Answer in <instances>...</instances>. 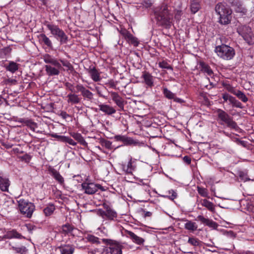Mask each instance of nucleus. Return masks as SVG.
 <instances>
[{"mask_svg": "<svg viewBox=\"0 0 254 254\" xmlns=\"http://www.w3.org/2000/svg\"><path fill=\"white\" fill-rule=\"evenodd\" d=\"M155 17L157 22L166 28H170L172 24L173 12L170 6L166 3L155 8L154 10Z\"/></svg>", "mask_w": 254, "mask_h": 254, "instance_id": "obj_1", "label": "nucleus"}, {"mask_svg": "<svg viewBox=\"0 0 254 254\" xmlns=\"http://www.w3.org/2000/svg\"><path fill=\"white\" fill-rule=\"evenodd\" d=\"M43 59L45 63L51 64L45 65V71L48 76L58 75L60 74L59 69L62 68V65L56 58L46 54L43 56Z\"/></svg>", "mask_w": 254, "mask_h": 254, "instance_id": "obj_2", "label": "nucleus"}, {"mask_svg": "<svg viewBox=\"0 0 254 254\" xmlns=\"http://www.w3.org/2000/svg\"><path fill=\"white\" fill-rule=\"evenodd\" d=\"M216 112L219 124L225 125L228 128L238 130L239 127L237 123L227 113L220 109H217Z\"/></svg>", "mask_w": 254, "mask_h": 254, "instance_id": "obj_3", "label": "nucleus"}, {"mask_svg": "<svg viewBox=\"0 0 254 254\" xmlns=\"http://www.w3.org/2000/svg\"><path fill=\"white\" fill-rule=\"evenodd\" d=\"M214 51L218 57L224 60H230L235 55L234 48L225 44L216 46Z\"/></svg>", "mask_w": 254, "mask_h": 254, "instance_id": "obj_4", "label": "nucleus"}, {"mask_svg": "<svg viewBox=\"0 0 254 254\" xmlns=\"http://www.w3.org/2000/svg\"><path fill=\"white\" fill-rule=\"evenodd\" d=\"M237 32L249 45L254 44V34L250 27L247 25H239L237 28Z\"/></svg>", "mask_w": 254, "mask_h": 254, "instance_id": "obj_5", "label": "nucleus"}, {"mask_svg": "<svg viewBox=\"0 0 254 254\" xmlns=\"http://www.w3.org/2000/svg\"><path fill=\"white\" fill-rule=\"evenodd\" d=\"M18 206L21 213L28 218L32 216L35 210V205L33 203L24 199H20L18 201Z\"/></svg>", "mask_w": 254, "mask_h": 254, "instance_id": "obj_6", "label": "nucleus"}, {"mask_svg": "<svg viewBox=\"0 0 254 254\" xmlns=\"http://www.w3.org/2000/svg\"><path fill=\"white\" fill-rule=\"evenodd\" d=\"M120 166L122 171L126 174L132 175L136 169V161L132 158H130L127 162H122L120 164Z\"/></svg>", "mask_w": 254, "mask_h": 254, "instance_id": "obj_7", "label": "nucleus"}, {"mask_svg": "<svg viewBox=\"0 0 254 254\" xmlns=\"http://www.w3.org/2000/svg\"><path fill=\"white\" fill-rule=\"evenodd\" d=\"M103 243L110 245V253L111 254H122V246L117 242L111 239H102Z\"/></svg>", "mask_w": 254, "mask_h": 254, "instance_id": "obj_8", "label": "nucleus"}, {"mask_svg": "<svg viewBox=\"0 0 254 254\" xmlns=\"http://www.w3.org/2000/svg\"><path fill=\"white\" fill-rule=\"evenodd\" d=\"M82 189L87 194H92L95 193L98 190H104L103 187L99 184H94L93 183H84L82 185Z\"/></svg>", "mask_w": 254, "mask_h": 254, "instance_id": "obj_9", "label": "nucleus"}, {"mask_svg": "<svg viewBox=\"0 0 254 254\" xmlns=\"http://www.w3.org/2000/svg\"><path fill=\"white\" fill-rule=\"evenodd\" d=\"M44 24L47 27L48 29L50 31L51 34L56 38L63 31V30L61 29L57 25L53 24L48 21H45Z\"/></svg>", "mask_w": 254, "mask_h": 254, "instance_id": "obj_10", "label": "nucleus"}, {"mask_svg": "<svg viewBox=\"0 0 254 254\" xmlns=\"http://www.w3.org/2000/svg\"><path fill=\"white\" fill-rule=\"evenodd\" d=\"M109 93L113 102L120 108L119 111H124L125 106L124 99L117 92L111 91L109 92Z\"/></svg>", "mask_w": 254, "mask_h": 254, "instance_id": "obj_11", "label": "nucleus"}, {"mask_svg": "<svg viewBox=\"0 0 254 254\" xmlns=\"http://www.w3.org/2000/svg\"><path fill=\"white\" fill-rule=\"evenodd\" d=\"M224 100L223 102L229 101V103L232 105L233 107L242 109L243 106L241 102L237 100L234 97L229 95L228 93H223L222 96Z\"/></svg>", "mask_w": 254, "mask_h": 254, "instance_id": "obj_12", "label": "nucleus"}, {"mask_svg": "<svg viewBox=\"0 0 254 254\" xmlns=\"http://www.w3.org/2000/svg\"><path fill=\"white\" fill-rule=\"evenodd\" d=\"M77 91L76 92H80L81 95L88 100H91L93 98V94L87 89L82 84H77L75 86Z\"/></svg>", "mask_w": 254, "mask_h": 254, "instance_id": "obj_13", "label": "nucleus"}, {"mask_svg": "<svg viewBox=\"0 0 254 254\" xmlns=\"http://www.w3.org/2000/svg\"><path fill=\"white\" fill-rule=\"evenodd\" d=\"M97 214L103 218H106L111 221H114V218L117 217V214L116 212L112 209L108 211H105L101 209L97 210Z\"/></svg>", "mask_w": 254, "mask_h": 254, "instance_id": "obj_14", "label": "nucleus"}, {"mask_svg": "<svg viewBox=\"0 0 254 254\" xmlns=\"http://www.w3.org/2000/svg\"><path fill=\"white\" fill-rule=\"evenodd\" d=\"M48 171L50 174L58 182L59 184L64 186V180L60 173L52 167H49Z\"/></svg>", "mask_w": 254, "mask_h": 254, "instance_id": "obj_15", "label": "nucleus"}, {"mask_svg": "<svg viewBox=\"0 0 254 254\" xmlns=\"http://www.w3.org/2000/svg\"><path fill=\"white\" fill-rule=\"evenodd\" d=\"M228 2L231 4L236 12L246 13L247 9L243 6L242 2L240 0H228Z\"/></svg>", "mask_w": 254, "mask_h": 254, "instance_id": "obj_16", "label": "nucleus"}, {"mask_svg": "<svg viewBox=\"0 0 254 254\" xmlns=\"http://www.w3.org/2000/svg\"><path fill=\"white\" fill-rule=\"evenodd\" d=\"M98 107L100 111L108 115H111L116 112V110L113 107L107 104H101Z\"/></svg>", "mask_w": 254, "mask_h": 254, "instance_id": "obj_17", "label": "nucleus"}, {"mask_svg": "<svg viewBox=\"0 0 254 254\" xmlns=\"http://www.w3.org/2000/svg\"><path fill=\"white\" fill-rule=\"evenodd\" d=\"M231 10L222 3H218L215 6V11L219 17L228 13Z\"/></svg>", "mask_w": 254, "mask_h": 254, "instance_id": "obj_18", "label": "nucleus"}, {"mask_svg": "<svg viewBox=\"0 0 254 254\" xmlns=\"http://www.w3.org/2000/svg\"><path fill=\"white\" fill-rule=\"evenodd\" d=\"M141 77L143 79L146 85L149 87H152L154 86V78L153 76L148 72L144 71Z\"/></svg>", "mask_w": 254, "mask_h": 254, "instance_id": "obj_19", "label": "nucleus"}, {"mask_svg": "<svg viewBox=\"0 0 254 254\" xmlns=\"http://www.w3.org/2000/svg\"><path fill=\"white\" fill-rule=\"evenodd\" d=\"M10 184L9 179L3 177L0 173V190L2 191H8Z\"/></svg>", "mask_w": 254, "mask_h": 254, "instance_id": "obj_20", "label": "nucleus"}, {"mask_svg": "<svg viewBox=\"0 0 254 254\" xmlns=\"http://www.w3.org/2000/svg\"><path fill=\"white\" fill-rule=\"evenodd\" d=\"M70 135L74 138L79 143L84 146V147H87L88 145L87 142L85 140L84 137L82 135L78 132H71L69 133Z\"/></svg>", "mask_w": 254, "mask_h": 254, "instance_id": "obj_21", "label": "nucleus"}, {"mask_svg": "<svg viewBox=\"0 0 254 254\" xmlns=\"http://www.w3.org/2000/svg\"><path fill=\"white\" fill-rule=\"evenodd\" d=\"M66 97L67 98V103L71 104H78L81 101V98L79 97V95L75 94V92L68 94Z\"/></svg>", "mask_w": 254, "mask_h": 254, "instance_id": "obj_22", "label": "nucleus"}, {"mask_svg": "<svg viewBox=\"0 0 254 254\" xmlns=\"http://www.w3.org/2000/svg\"><path fill=\"white\" fill-rule=\"evenodd\" d=\"M91 79L95 82L99 81L101 80L100 72L95 67H90L88 71Z\"/></svg>", "mask_w": 254, "mask_h": 254, "instance_id": "obj_23", "label": "nucleus"}, {"mask_svg": "<svg viewBox=\"0 0 254 254\" xmlns=\"http://www.w3.org/2000/svg\"><path fill=\"white\" fill-rule=\"evenodd\" d=\"M38 37L41 43H43L49 48H53V46L52 41L45 34H40Z\"/></svg>", "mask_w": 254, "mask_h": 254, "instance_id": "obj_24", "label": "nucleus"}, {"mask_svg": "<svg viewBox=\"0 0 254 254\" xmlns=\"http://www.w3.org/2000/svg\"><path fill=\"white\" fill-rule=\"evenodd\" d=\"M126 231L129 238L133 241V242L138 245H141L143 243L144 241L143 239L137 236L131 231L128 230H126Z\"/></svg>", "mask_w": 254, "mask_h": 254, "instance_id": "obj_25", "label": "nucleus"}, {"mask_svg": "<svg viewBox=\"0 0 254 254\" xmlns=\"http://www.w3.org/2000/svg\"><path fill=\"white\" fill-rule=\"evenodd\" d=\"M232 11L219 18V22L222 25H227L231 22Z\"/></svg>", "mask_w": 254, "mask_h": 254, "instance_id": "obj_26", "label": "nucleus"}, {"mask_svg": "<svg viewBox=\"0 0 254 254\" xmlns=\"http://www.w3.org/2000/svg\"><path fill=\"white\" fill-rule=\"evenodd\" d=\"M59 249H60L61 254H73L74 251V247L69 245L62 246Z\"/></svg>", "mask_w": 254, "mask_h": 254, "instance_id": "obj_27", "label": "nucleus"}, {"mask_svg": "<svg viewBox=\"0 0 254 254\" xmlns=\"http://www.w3.org/2000/svg\"><path fill=\"white\" fill-rule=\"evenodd\" d=\"M22 238H23V237L14 230L7 232L3 236V238L4 239H21Z\"/></svg>", "mask_w": 254, "mask_h": 254, "instance_id": "obj_28", "label": "nucleus"}, {"mask_svg": "<svg viewBox=\"0 0 254 254\" xmlns=\"http://www.w3.org/2000/svg\"><path fill=\"white\" fill-rule=\"evenodd\" d=\"M199 65L201 71L207 73L209 76L213 74V71L208 64L203 62H200Z\"/></svg>", "mask_w": 254, "mask_h": 254, "instance_id": "obj_29", "label": "nucleus"}, {"mask_svg": "<svg viewBox=\"0 0 254 254\" xmlns=\"http://www.w3.org/2000/svg\"><path fill=\"white\" fill-rule=\"evenodd\" d=\"M200 0H191L190 8L192 13H195L200 8Z\"/></svg>", "mask_w": 254, "mask_h": 254, "instance_id": "obj_30", "label": "nucleus"}, {"mask_svg": "<svg viewBox=\"0 0 254 254\" xmlns=\"http://www.w3.org/2000/svg\"><path fill=\"white\" fill-rule=\"evenodd\" d=\"M163 93L164 96L168 99H174L175 101H178L179 100H180L179 98H176L175 94L172 92L166 87L163 88Z\"/></svg>", "mask_w": 254, "mask_h": 254, "instance_id": "obj_31", "label": "nucleus"}, {"mask_svg": "<svg viewBox=\"0 0 254 254\" xmlns=\"http://www.w3.org/2000/svg\"><path fill=\"white\" fill-rule=\"evenodd\" d=\"M178 194L176 191L171 190L166 192L165 194H162L161 196L163 198H167L171 200H174L177 197Z\"/></svg>", "mask_w": 254, "mask_h": 254, "instance_id": "obj_32", "label": "nucleus"}, {"mask_svg": "<svg viewBox=\"0 0 254 254\" xmlns=\"http://www.w3.org/2000/svg\"><path fill=\"white\" fill-rule=\"evenodd\" d=\"M56 39L59 41L61 45L66 44L68 40V37L64 30Z\"/></svg>", "mask_w": 254, "mask_h": 254, "instance_id": "obj_33", "label": "nucleus"}, {"mask_svg": "<svg viewBox=\"0 0 254 254\" xmlns=\"http://www.w3.org/2000/svg\"><path fill=\"white\" fill-rule=\"evenodd\" d=\"M201 204L203 206L207 208L209 210L211 211H213L215 210L214 205V204L207 200L206 199H202L200 201Z\"/></svg>", "mask_w": 254, "mask_h": 254, "instance_id": "obj_34", "label": "nucleus"}, {"mask_svg": "<svg viewBox=\"0 0 254 254\" xmlns=\"http://www.w3.org/2000/svg\"><path fill=\"white\" fill-rule=\"evenodd\" d=\"M25 126L30 128L33 131H35L36 128L37 127V124L31 120H25L23 122Z\"/></svg>", "mask_w": 254, "mask_h": 254, "instance_id": "obj_35", "label": "nucleus"}, {"mask_svg": "<svg viewBox=\"0 0 254 254\" xmlns=\"http://www.w3.org/2000/svg\"><path fill=\"white\" fill-rule=\"evenodd\" d=\"M19 64L14 62H10L8 65L6 66L7 70L10 71L12 73L15 72L18 69Z\"/></svg>", "mask_w": 254, "mask_h": 254, "instance_id": "obj_36", "label": "nucleus"}, {"mask_svg": "<svg viewBox=\"0 0 254 254\" xmlns=\"http://www.w3.org/2000/svg\"><path fill=\"white\" fill-rule=\"evenodd\" d=\"M74 229L70 223H65L62 226V232L64 234L71 233Z\"/></svg>", "mask_w": 254, "mask_h": 254, "instance_id": "obj_37", "label": "nucleus"}, {"mask_svg": "<svg viewBox=\"0 0 254 254\" xmlns=\"http://www.w3.org/2000/svg\"><path fill=\"white\" fill-rule=\"evenodd\" d=\"M55 210V207L53 204H49L43 210L45 215L47 216H50L53 214Z\"/></svg>", "mask_w": 254, "mask_h": 254, "instance_id": "obj_38", "label": "nucleus"}, {"mask_svg": "<svg viewBox=\"0 0 254 254\" xmlns=\"http://www.w3.org/2000/svg\"><path fill=\"white\" fill-rule=\"evenodd\" d=\"M60 62L62 65L66 68V70L72 71L74 70L73 66L69 61L65 60H61Z\"/></svg>", "mask_w": 254, "mask_h": 254, "instance_id": "obj_39", "label": "nucleus"}, {"mask_svg": "<svg viewBox=\"0 0 254 254\" xmlns=\"http://www.w3.org/2000/svg\"><path fill=\"white\" fill-rule=\"evenodd\" d=\"M129 44L133 45L134 46H137L139 43L137 39L134 37L131 34L126 40Z\"/></svg>", "mask_w": 254, "mask_h": 254, "instance_id": "obj_40", "label": "nucleus"}, {"mask_svg": "<svg viewBox=\"0 0 254 254\" xmlns=\"http://www.w3.org/2000/svg\"><path fill=\"white\" fill-rule=\"evenodd\" d=\"M235 95L243 102H247L248 100L245 94L240 90H237Z\"/></svg>", "mask_w": 254, "mask_h": 254, "instance_id": "obj_41", "label": "nucleus"}, {"mask_svg": "<svg viewBox=\"0 0 254 254\" xmlns=\"http://www.w3.org/2000/svg\"><path fill=\"white\" fill-rule=\"evenodd\" d=\"M198 193L202 196L204 197H208V192L206 189L200 187H197Z\"/></svg>", "mask_w": 254, "mask_h": 254, "instance_id": "obj_42", "label": "nucleus"}, {"mask_svg": "<svg viewBox=\"0 0 254 254\" xmlns=\"http://www.w3.org/2000/svg\"><path fill=\"white\" fill-rule=\"evenodd\" d=\"M188 242L193 246H198L200 244V241L198 239L193 237L189 238Z\"/></svg>", "mask_w": 254, "mask_h": 254, "instance_id": "obj_43", "label": "nucleus"}, {"mask_svg": "<svg viewBox=\"0 0 254 254\" xmlns=\"http://www.w3.org/2000/svg\"><path fill=\"white\" fill-rule=\"evenodd\" d=\"M86 239L88 241L91 242L93 244H100L98 238L91 235H88L86 237Z\"/></svg>", "mask_w": 254, "mask_h": 254, "instance_id": "obj_44", "label": "nucleus"}, {"mask_svg": "<svg viewBox=\"0 0 254 254\" xmlns=\"http://www.w3.org/2000/svg\"><path fill=\"white\" fill-rule=\"evenodd\" d=\"M159 67L167 69L173 70V67L166 62L163 61L158 64Z\"/></svg>", "mask_w": 254, "mask_h": 254, "instance_id": "obj_45", "label": "nucleus"}, {"mask_svg": "<svg viewBox=\"0 0 254 254\" xmlns=\"http://www.w3.org/2000/svg\"><path fill=\"white\" fill-rule=\"evenodd\" d=\"M117 82L115 81L113 79L109 80L107 82L105 83V85L108 86L109 88H112L115 89H117Z\"/></svg>", "mask_w": 254, "mask_h": 254, "instance_id": "obj_46", "label": "nucleus"}, {"mask_svg": "<svg viewBox=\"0 0 254 254\" xmlns=\"http://www.w3.org/2000/svg\"><path fill=\"white\" fill-rule=\"evenodd\" d=\"M64 84L66 90L70 91L71 93L75 92L74 89V86L73 84L68 82H65Z\"/></svg>", "mask_w": 254, "mask_h": 254, "instance_id": "obj_47", "label": "nucleus"}, {"mask_svg": "<svg viewBox=\"0 0 254 254\" xmlns=\"http://www.w3.org/2000/svg\"><path fill=\"white\" fill-rule=\"evenodd\" d=\"M63 142L67 143L73 146H75L77 144L76 142H75L72 138L66 136H64Z\"/></svg>", "mask_w": 254, "mask_h": 254, "instance_id": "obj_48", "label": "nucleus"}, {"mask_svg": "<svg viewBox=\"0 0 254 254\" xmlns=\"http://www.w3.org/2000/svg\"><path fill=\"white\" fill-rule=\"evenodd\" d=\"M185 228L191 231H194L197 230V227L194 225V223H185Z\"/></svg>", "mask_w": 254, "mask_h": 254, "instance_id": "obj_49", "label": "nucleus"}, {"mask_svg": "<svg viewBox=\"0 0 254 254\" xmlns=\"http://www.w3.org/2000/svg\"><path fill=\"white\" fill-rule=\"evenodd\" d=\"M22 161H25L26 163H29L31 159V156L26 153L22 156L19 157Z\"/></svg>", "mask_w": 254, "mask_h": 254, "instance_id": "obj_50", "label": "nucleus"}, {"mask_svg": "<svg viewBox=\"0 0 254 254\" xmlns=\"http://www.w3.org/2000/svg\"><path fill=\"white\" fill-rule=\"evenodd\" d=\"M102 145H104L107 148H110L112 145L111 142L109 140L103 139L101 141Z\"/></svg>", "mask_w": 254, "mask_h": 254, "instance_id": "obj_51", "label": "nucleus"}, {"mask_svg": "<svg viewBox=\"0 0 254 254\" xmlns=\"http://www.w3.org/2000/svg\"><path fill=\"white\" fill-rule=\"evenodd\" d=\"M120 33L126 40H127L131 34V33L126 29H122L120 31Z\"/></svg>", "mask_w": 254, "mask_h": 254, "instance_id": "obj_52", "label": "nucleus"}, {"mask_svg": "<svg viewBox=\"0 0 254 254\" xmlns=\"http://www.w3.org/2000/svg\"><path fill=\"white\" fill-rule=\"evenodd\" d=\"M12 249L16 251L17 253H22L26 251V248L25 247H22L20 248L12 247Z\"/></svg>", "mask_w": 254, "mask_h": 254, "instance_id": "obj_53", "label": "nucleus"}, {"mask_svg": "<svg viewBox=\"0 0 254 254\" xmlns=\"http://www.w3.org/2000/svg\"><path fill=\"white\" fill-rule=\"evenodd\" d=\"M95 90H96V91L97 92V93L98 94V95H99V97H103V98H105V99L107 98V96L103 95L102 93V92L100 90V88L99 87H98V86L95 87Z\"/></svg>", "mask_w": 254, "mask_h": 254, "instance_id": "obj_54", "label": "nucleus"}, {"mask_svg": "<svg viewBox=\"0 0 254 254\" xmlns=\"http://www.w3.org/2000/svg\"><path fill=\"white\" fill-rule=\"evenodd\" d=\"M133 142L134 141L132 138L127 136H126L125 141H124V142L126 144H132Z\"/></svg>", "mask_w": 254, "mask_h": 254, "instance_id": "obj_55", "label": "nucleus"}, {"mask_svg": "<svg viewBox=\"0 0 254 254\" xmlns=\"http://www.w3.org/2000/svg\"><path fill=\"white\" fill-rule=\"evenodd\" d=\"M52 136L58 139V140L63 142V139L64 138V135H59L57 134H52Z\"/></svg>", "mask_w": 254, "mask_h": 254, "instance_id": "obj_56", "label": "nucleus"}, {"mask_svg": "<svg viewBox=\"0 0 254 254\" xmlns=\"http://www.w3.org/2000/svg\"><path fill=\"white\" fill-rule=\"evenodd\" d=\"M25 226L28 229V231L30 232L35 228V226H34L32 223H26Z\"/></svg>", "mask_w": 254, "mask_h": 254, "instance_id": "obj_57", "label": "nucleus"}, {"mask_svg": "<svg viewBox=\"0 0 254 254\" xmlns=\"http://www.w3.org/2000/svg\"><path fill=\"white\" fill-rule=\"evenodd\" d=\"M125 137H126V136L121 135H116L115 136V138L116 139V140L121 141H123V142L125 141Z\"/></svg>", "mask_w": 254, "mask_h": 254, "instance_id": "obj_58", "label": "nucleus"}, {"mask_svg": "<svg viewBox=\"0 0 254 254\" xmlns=\"http://www.w3.org/2000/svg\"><path fill=\"white\" fill-rule=\"evenodd\" d=\"M182 11L180 10H177L175 14V18L179 21L180 20L181 15H182Z\"/></svg>", "mask_w": 254, "mask_h": 254, "instance_id": "obj_59", "label": "nucleus"}, {"mask_svg": "<svg viewBox=\"0 0 254 254\" xmlns=\"http://www.w3.org/2000/svg\"><path fill=\"white\" fill-rule=\"evenodd\" d=\"M60 116L64 119H66L67 117H69V115L65 111H62Z\"/></svg>", "mask_w": 254, "mask_h": 254, "instance_id": "obj_60", "label": "nucleus"}, {"mask_svg": "<svg viewBox=\"0 0 254 254\" xmlns=\"http://www.w3.org/2000/svg\"><path fill=\"white\" fill-rule=\"evenodd\" d=\"M184 161L188 165H189L191 163V159L188 156H185L183 158Z\"/></svg>", "mask_w": 254, "mask_h": 254, "instance_id": "obj_61", "label": "nucleus"}, {"mask_svg": "<svg viewBox=\"0 0 254 254\" xmlns=\"http://www.w3.org/2000/svg\"><path fill=\"white\" fill-rule=\"evenodd\" d=\"M227 90L228 91L233 93L235 95L237 93V91L233 87L231 86H229L228 87H227Z\"/></svg>", "mask_w": 254, "mask_h": 254, "instance_id": "obj_62", "label": "nucleus"}, {"mask_svg": "<svg viewBox=\"0 0 254 254\" xmlns=\"http://www.w3.org/2000/svg\"><path fill=\"white\" fill-rule=\"evenodd\" d=\"M103 206L104 208L106 210L105 211H108L112 209L110 206L106 203H104L103 204Z\"/></svg>", "mask_w": 254, "mask_h": 254, "instance_id": "obj_63", "label": "nucleus"}, {"mask_svg": "<svg viewBox=\"0 0 254 254\" xmlns=\"http://www.w3.org/2000/svg\"><path fill=\"white\" fill-rule=\"evenodd\" d=\"M143 5L146 7H150L152 5V3L150 1H145Z\"/></svg>", "mask_w": 254, "mask_h": 254, "instance_id": "obj_64", "label": "nucleus"}]
</instances>
